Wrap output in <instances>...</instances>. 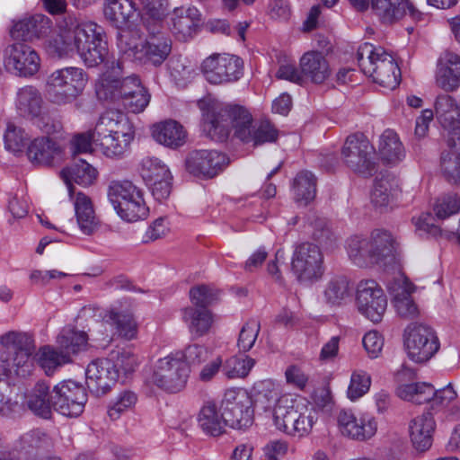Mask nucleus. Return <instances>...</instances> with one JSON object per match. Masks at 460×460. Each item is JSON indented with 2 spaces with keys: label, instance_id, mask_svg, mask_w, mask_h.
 <instances>
[{
  "label": "nucleus",
  "instance_id": "40",
  "mask_svg": "<svg viewBox=\"0 0 460 460\" xmlns=\"http://www.w3.org/2000/svg\"><path fill=\"white\" fill-rule=\"evenodd\" d=\"M60 154V147L48 137L36 138L31 143V161L36 164L49 165Z\"/></svg>",
  "mask_w": 460,
  "mask_h": 460
},
{
  "label": "nucleus",
  "instance_id": "54",
  "mask_svg": "<svg viewBox=\"0 0 460 460\" xmlns=\"http://www.w3.org/2000/svg\"><path fill=\"white\" fill-rule=\"evenodd\" d=\"M110 359L114 365V369L125 375L133 372L138 364L137 356L127 349L112 351Z\"/></svg>",
  "mask_w": 460,
  "mask_h": 460
},
{
  "label": "nucleus",
  "instance_id": "56",
  "mask_svg": "<svg viewBox=\"0 0 460 460\" xmlns=\"http://www.w3.org/2000/svg\"><path fill=\"white\" fill-rule=\"evenodd\" d=\"M167 66L175 81H186L191 77L193 73L192 66L185 58L172 57Z\"/></svg>",
  "mask_w": 460,
  "mask_h": 460
},
{
  "label": "nucleus",
  "instance_id": "36",
  "mask_svg": "<svg viewBox=\"0 0 460 460\" xmlns=\"http://www.w3.org/2000/svg\"><path fill=\"white\" fill-rule=\"evenodd\" d=\"M75 194V211L81 230H95L102 227L103 224L96 216L91 199L80 191Z\"/></svg>",
  "mask_w": 460,
  "mask_h": 460
},
{
  "label": "nucleus",
  "instance_id": "15",
  "mask_svg": "<svg viewBox=\"0 0 460 460\" xmlns=\"http://www.w3.org/2000/svg\"><path fill=\"white\" fill-rule=\"evenodd\" d=\"M221 410L226 425L232 429H246L253 422L252 401L243 389H227L221 402Z\"/></svg>",
  "mask_w": 460,
  "mask_h": 460
},
{
  "label": "nucleus",
  "instance_id": "31",
  "mask_svg": "<svg viewBox=\"0 0 460 460\" xmlns=\"http://www.w3.org/2000/svg\"><path fill=\"white\" fill-rule=\"evenodd\" d=\"M199 429L208 436L217 437L225 432L226 422L223 411L213 402H207L200 408L197 417Z\"/></svg>",
  "mask_w": 460,
  "mask_h": 460
},
{
  "label": "nucleus",
  "instance_id": "58",
  "mask_svg": "<svg viewBox=\"0 0 460 460\" xmlns=\"http://www.w3.org/2000/svg\"><path fill=\"white\" fill-rule=\"evenodd\" d=\"M190 297L197 308H207L217 298L214 291L205 285L192 288L190 291Z\"/></svg>",
  "mask_w": 460,
  "mask_h": 460
},
{
  "label": "nucleus",
  "instance_id": "7",
  "mask_svg": "<svg viewBox=\"0 0 460 460\" xmlns=\"http://www.w3.org/2000/svg\"><path fill=\"white\" fill-rule=\"evenodd\" d=\"M87 341V334L84 332L65 329L58 337V348L41 347L35 353L33 360L47 376H50L59 367L71 363L73 356L85 349Z\"/></svg>",
  "mask_w": 460,
  "mask_h": 460
},
{
  "label": "nucleus",
  "instance_id": "42",
  "mask_svg": "<svg viewBox=\"0 0 460 460\" xmlns=\"http://www.w3.org/2000/svg\"><path fill=\"white\" fill-rule=\"evenodd\" d=\"M51 397L49 384L42 380L37 382L31 393V411L40 418L49 419L53 406Z\"/></svg>",
  "mask_w": 460,
  "mask_h": 460
},
{
  "label": "nucleus",
  "instance_id": "34",
  "mask_svg": "<svg viewBox=\"0 0 460 460\" xmlns=\"http://www.w3.org/2000/svg\"><path fill=\"white\" fill-rule=\"evenodd\" d=\"M300 67L302 73L315 84L324 82L330 75L329 64L318 51L305 53L300 59Z\"/></svg>",
  "mask_w": 460,
  "mask_h": 460
},
{
  "label": "nucleus",
  "instance_id": "37",
  "mask_svg": "<svg viewBox=\"0 0 460 460\" xmlns=\"http://www.w3.org/2000/svg\"><path fill=\"white\" fill-rule=\"evenodd\" d=\"M136 11L131 0H105L104 15L117 28L126 26L135 16Z\"/></svg>",
  "mask_w": 460,
  "mask_h": 460
},
{
  "label": "nucleus",
  "instance_id": "12",
  "mask_svg": "<svg viewBox=\"0 0 460 460\" xmlns=\"http://www.w3.org/2000/svg\"><path fill=\"white\" fill-rule=\"evenodd\" d=\"M189 367L181 351L159 358L151 376V382L157 387L170 392L181 391L187 382Z\"/></svg>",
  "mask_w": 460,
  "mask_h": 460
},
{
  "label": "nucleus",
  "instance_id": "49",
  "mask_svg": "<svg viewBox=\"0 0 460 460\" xmlns=\"http://www.w3.org/2000/svg\"><path fill=\"white\" fill-rule=\"evenodd\" d=\"M450 150L441 157V169L448 181L460 183V144L448 146Z\"/></svg>",
  "mask_w": 460,
  "mask_h": 460
},
{
  "label": "nucleus",
  "instance_id": "30",
  "mask_svg": "<svg viewBox=\"0 0 460 460\" xmlns=\"http://www.w3.org/2000/svg\"><path fill=\"white\" fill-rule=\"evenodd\" d=\"M152 136L156 142L170 148L183 146L187 139V132L183 126L172 119L154 125Z\"/></svg>",
  "mask_w": 460,
  "mask_h": 460
},
{
  "label": "nucleus",
  "instance_id": "28",
  "mask_svg": "<svg viewBox=\"0 0 460 460\" xmlns=\"http://www.w3.org/2000/svg\"><path fill=\"white\" fill-rule=\"evenodd\" d=\"M435 429V419L429 411L416 416L410 421V439L415 450L425 452L431 447Z\"/></svg>",
  "mask_w": 460,
  "mask_h": 460
},
{
  "label": "nucleus",
  "instance_id": "9",
  "mask_svg": "<svg viewBox=\"0 0 460 460\" xmlns=\"http://www.w3.org/2000/svg\"><path fill=\"white\" fill-rule=\"evenodd\" d=\"M142 86L137 75H125L123 63L119 59L108 60L105 70L95 83L98 99L113 102H121L129 99Z\"/></svg>",
  "mask_w": 460,
  "mask_h": 460
},
{
  "label": "nucleus",
  "instance_id": "38",
  "mask_svg": "<svg viewBox=\"0 0 460 460\" xmlns=\"http://www.w3.org/2000/svg\"><path fill=\"white\" fill-rule=\"evenodd\" d=\"M200 13L196 7L176 8L172 17V31L183 40L191 36L199 22Z\"/></svg>",
  "mask_w": 460,
  "mask_h": 460
},
{
  "label": "nucleus",
  "instance_id": "41",
  "mask_svg": "<svg viewBox=\"0 0 460 460\" xmlns=\"http://www.w3.org/2000/svg\"><path fill=\"white\" fill-rule=\"evenodd\" d=\"M292 190L296 202L306 206L316 195V178L309 171H301L294 178Z\"/></svg>",
  "mask_w": 460,
  "mask_h": 460
},
{
  "label": "nucleus",
  "instance_id": "21",
  "mask_svg": "<svg viewBox=\"0 0 460 460\" xmlns=\"http://www.w3.org/2000/svg\"><path fill=\"white\" fill-rule=\"evenodd\" d=\"M434 107L447 146L460 144V106L457 102L450 95L442 94L437 97Z\"/></svg>",
  "mask_w": 460,
  "mask_h": 460
},
{
  "label": "nucleus",
  "instance_id": "8",
  "mask_svg": "<svg viewBox=\"0 0 460 460\" xmlns=\"http://www.w3.org/2000/svg\"><path fill=\"white\" fill-rule=\"evenodd\" d=\"M357 59L361 71L374 82L388 89L399 84L400 68L384 48L365 42L358 49Z\"/></svg>",
  "mask_w": 460,
  "mask_h": 460
},
{
  "label": "nucleus",
  "instance_id": "51",
  "mask_svg": "<svg viewBox=\"0 0 460 460\" xmlns=\"http://www.w3.org/2000/svg\"><path fill=\"white\" fill-rule=\"evenodd\" d=\"M168 167L158 158L146 157L141 162V175L146 182L170 176Z\"/></svg>",
  "mask_w": 460,
  "mask_h": 460
},
{
  "label": "nucleus",
  "instance_id": "44",
  "mask_svg": "<svg viewBox=\"0 0 460 460\" xmlns=\"http://www.w3.org/2000/svg\"><path fill=\"white\" fill-rule=\"evenodd\" d=\"M5 149L14 155H21L28 153L29 145L25 130L16 126L14 123H8L4 135Z\"/></svg>",
  "mask_w": 460,
  "mask_h": 460
},
{
  "label": "nucleus",
  "instance_id": "5",
  "mask_svg": "<svg viewBox=\"0 0 460 460\" xmlns=\"http://www.w3.org/2000/svg\"><path fill=\"white\" fill-rule=\"evenodd\" d=\"M346 249L358 267L376 264L385 270L401 269V249L391 232L355 233L347 239Z\"/></svg>",
  "mask_w": 460,
  "mask_h": 460
},
{
  "label": "nucleus",
  "instance_id": "26",
  "mask_svg": "<svg viewBox=\"0 0 460 460\" xmlns=\"http://www.w3.org/2000/svg\"><path fill=\"white\" fill-rule=\"evenodd\" d=\"M373 13L384 22H394L405 15L420 20L422 13L410 0H371Z\"/></svg>",
  "mask_w": 460,
  "mask_h": 460
},
{
  "label": "nucleus",
  "instance_id": "62",
  "mask_svg": "<svg viewBox=\"0 0 460 460\" xmlns=\"http://www.w3.org/2000/svg\"><path fill=\"white\" fill-rule=\"evenodd\" d=\"M144 5V13L142 20L148 17L155 21H164L166 15V10L164 6L163 0H141Z\"/></svg>",
  "mask_w": 460,
  "mask_h": 460
},
{
  "label": "nucleus",
  "instance_id": "27",
  "mask_svg": "<svg viewBox=\"0 0 460 460\" xmlns=\"http://www.w3.org/2000/svg\"><path fill=\"white\" fill-rule=\"evenodd\" d=\"M436 84L441 89L451 92L460 85V56L445 51L438 61Z\"/></svg>",
  "mask_w": 460,
  "mask_h": 460
},
{
  "label": "nucleus",
  "instance_id": "50",
  "mask_svg": "<svg viewBox=\"0 0 460 460\" xmlns=\"http://www.w3.org/2000/svg\"><path fill=\"white\" fill-rule=\"evenodd\" d=\"M370 386V375L365 370L355 369L351 373L347 396L350 401L355 402L364 396L369 391Z\"/></svg>",
  "mask_w": 460,
  "mask_h": 460
},
{
  "label": "nucleus",
  "instance_id": "19",
  "mask_svg": "<svg viewBox=\"0 0 460 460\" xmlns=\"http://www.w3.org/2000/svg\"><path fill=\"white\" fill-rule=\"evenodd\" d=\"M52 404L54 409L66 417H78L84 409L87 394L83 385L66 380L53 389Z\"/></svg>",
  "mask_w": 460,
  "mask_h": 460
},
{
  "label": "nucleus",
  "instance_id": "11",
  "mask_svg": "<svg viewBox=\"0 0 460 460\" xmlns=\"http://www.w3.org/2000/svg\"><path fill=\"white\" fill-rule=\"evenodd\" d=\"M88 78L80 67L67 66L54 71L47 80V92L57 104L74 102L84 91Z\"/></svg>",
  "mask_w": 460,
  "mask_h": 460
},
{
  "label": "nucleus",
  "instance_id": "6",
  "mask_svg": "<svg viewBox=\"0 0 460 460\" xmlns=\"http://www.w3.org/2000/svg\"><path fill=\"white\" fill-rule=\"evenodd\" d=\"M142 22L147 31V36L140 47L131 42L128 34L119 33L118 48L128 58H133L143 64L158 66L170 55L172 40L163 31L164 21H155L146 17Z\"/></svg>",
  "mask_w": 460,
  "mask_h": 460
},
{
  "label": "nucleus",
  "instance_id": "63",
  "mask_svg": "<svg viewBox=\"0 0 460 460\" xmlns=\"http://www.w3.org/2000/svg\"><path fill=\"white\" fill-rule=\"evenodd\" d=\"M181 352L187 365H199L208 358V349L199 344L189 345L184 351Z\"/></svg>",
  "mask_w": 460,
  "mask_h": 460
},
{
  "label": "nucleus",
  "instance_id": "24",
  "mask_svg": "<svg viewBox=\"0 0 460 460\" xmlns=\"http://www.w3.org/2000/svg\"><path fill=\"white\" fill-rule=\"evenodd\" d=\"M86 385L97 396L106 394L119 377V370L109 358L92 361L85 370Z\"/></svg>",
  "mask_w": 460,
  "mask_h": 460
},
{
  "label": "nucleus",
  "instance_id": "1",
  "mask_svg": "<svg viewBox=\"0 0 460 460\" xmlns=\"http://www.w3.org/2000/svg\"><path fill=\"white\" fill-rule=\"evenodd\" d=\"M0 412H25L29 408V335L8 332L0 336Z\"/></svg>",
  "mask_w": 460,
  "mask_h": 460
},
{
  "label": "nucleus",
  "instance_id": "4",
  "mask_svg": "<svg viewBox=\"0 0 460 460\" xmlns=\"http://www.w3.org/2000/svg\"><path fill=\"white\" fill-rule=\"evenodd\" d=\"M47 49L50 55L59 58L77 53L88 67L106 65L109 58L107 41L102 27L94 22L71 24L60 29L58 34L49 40Z\"/></svg>",
  "mask_w": 460,
  "mask_h": 460
},
{
  "label": "nucleus",
  "instance_id": "46",
  "mask_svg": "<svg viewBox=\"0 0 460 460\" xmlns=\"http://www.w3.org/2000/svg\"><path fill=\"white\" fill-rule=\"evenodd\" d=\"M255 365V360L248 356H232L223 361V375L227 379L247 376Z\"/></svg>",
  "mask_w": 460,
  "mask_h": 460
},
{
  "label": "nucleus",
  "instance_id": "39",
  "mask_svg": "<svg viewBox=\"0 0 460 460\" xmlns=\"http://www.w3.org/2000/svg\"><path fill=\"white\" fill-rule=\"evenodd\" d=\"M182 319L188 325L190 333L196 337H200L207 333L213 323L212 314L207 308H184Z\"/></svg>",
  "mask_w": 460,
  "mask_h": 460
},
{
  "label": "nucleus",
  "instance_id": "53",
  "mask_svg": "<svg viewBox=\"0 0 460 460\" xmlns=\"http://www.w3.org/2000/svg\"><path fill=\"white\" fill-rule=\"evenodd\" d=\"M261 330L260 322L256 319L249 320L241 329L237 345L240 350L244 352L250 350L258 337Z\"/></svg>",
  "mask_w": 460,
  "mask_h": 460
},
{
  "label": "nucleus",
  "instance_id": "32",
  "mask_svg": "<svg viewBox=\"0 0 460 460\" xmlns=\"http://www.w3.org/2000/svg\"><path fill=\"white\" fill-rule=\"evenodd\" d=\"M61 176L66 182L70 197L75 193L72 181L82 185H92L97 178V171L86 161L80 159L72 165L62 170Z\"/></svg>",
  "mask_w": 460,
  "mask_h": 460
},
{
  "label": "nucleus",
  "instance_id": "22",
  "mask_svg": "<svg viewBox=\"0 0 460 460\" xmlns=\"http://www.w3.org/2000/svg\"><path fill=\"white\" fill-rule=\"evenodd\" d=\"M340 432L349 438L366 441L375 436L377 430L376 419L369 414H355L351 410H341L337 414Z\"/></svg>",
  "mask_w": 460,
  "mask_h": 460
},
{
  "label": "nucleus",
  "instance_id": "13",
  "mask_svg": "<svg viewBox=\"0 0 460 460\" xmlns=\"http://www.w3.org/2000/svg\"><path fill=\"white\" fill-rule=\"evenodd\" d=\"M341 159L356 173L368 177L376 172L375 148L362 133L347 137L341 148Z\"/></svg>",
  "mask_w": 460,
  "mask_h": 460
},
{
  "label": "nucleus",
  "instance_id": "17",
  "mask_svg": "<svg viewBox=\"0 0 460 460\" xmlns=\"http://www.w3.org/2000/svg\"><path fill=\"white\" fill-rule=\"evenodd\" d=\"M243 61L229 54H212L201 64V71L211 84H226L238 81L243 75Z\"/></svg>",
  "mask_w": 460,
  "mask_h": 460
},
{
  "label": "nucleus",
  "instance_id": "18",
  "mask_svg": "<svg viewBox=\"0 0 460 460\" xmlns=\"http://www.w3.org/2000/svg\"><path fill=\"white\" fill-rule=\"evenodd\" d=\"M10 34L14 42L7 50V57L4 61L5 67L16 75L26 77L29 74V47L27 45L29 19L24 18L14 22Z\"/></svg>",
  "mask_w": 460,
  "mask_h": 460
},
{
  "label": "nucleus",
  "instance_id": "23",
  "mask_svg": "<svg viewBox=\"0 0 460 460\" xmlns=\"http://www.w3.org/2000/svg\"><path fill=\"white\" fill-rule=\"evenodd\" d=\"M227 164V157L217 150H193L185 160L190 174L207 179L217 176Z\"/></svg>",
  "mask_w": 460,
  "mask_h": 460
},
{
  "label": "nucleus",
  "instance_id": "47",
  "mask_svg": "<svg viewBox=\"0 0 460 460\" xmlns=\"http://www.w3.org/2000/svg\"><path fill=\"white\" fill-rule=\"evenodd\" d=\"M106 323L114 325L119 334L126 340H133L137 334V323L133 315L125 313L108 312Z\"/></svg>",
  "mask_w": 460,
  "mask_h": 460
},
{
  "label": "nucleus",
  "instance_id": "16",
  "mask_svg": "<svg viewBox=\"0 0 460 460\" xmlns=\"http://www.w3.org/2000/svg\"><path fill=\"white\" fill-rule=\"evenodd\" d=\"M291 269L299 281H315L323 274V255L320 247L311 242L295 246Z\"/></svg>",
  "mask_w": 460,
  "mask_h": 460
},
{
  "label": "nucleus",
  "instance_id": "43",
  "mask_svg": "<svg viewBox=\"0 0 460 460\" xmlns=\"http://www.w3.org/2000/svg\"><path fill=\"white\" fill-rule=\"evenodd\" d=\"M396 394L404 401L422 404L433 398L435 388L430 383L427 382L402 384L397 387Z\"/></svg>",
  "mask_w": 460,
  "mask_h": 460
},
{
  "label": "nucleus",
  "instance_id": "14",
  "mask_svg": "<svg viewBox=\"0 0 460 460\" xmlns=\"http://www.w3.org/2000/svg\"><path fill=\"white\" fill-rule=\"evenodd\" d=\"M404 348L408 358L415 363H426L438 351L440 342L433 328L411 323L404 331Z\"/></svg>",
  "mask_w": 460,
  "mask_h": 460
},
{
  "label": "nucleus",
  "instance_id": "52",
  "mask_svg": "<svg viewBox=\"0 0 460 460\" xmlns=\"http://www.w3.org/2000/svg\"><path fill=\"white\" fill-rule=\"evenodd\" d=\"M137 400L135 393L131 391L121 392L109 406V417L113 420L119 419L123 412L130 410L136 404Z\"/></svg>",
  "mask_w": 460,
  "mask_h": 460
},
{
  "label": "nucleus",
  "instance_id": "55",
  "mask_svg": "<svg viewBox=\"0 0 460 460\" xmlns=\"http://www.w3.org/2000/svg\"><path fill=\"white\" fill-rule=\"evenodd\" d=\"M434 209L438 219L448 217L460 210V198L454 193L447 194L437 200Z\"/></svg>",
  "mask_w": 460,
  "mask_h": 460
},
{
  "label": "nucleus",
  "instance_id": "60",
  "mask_svg": "<svg viewBox=\"0 0 460 460\" xmlns=\"http://www.w3.org/2000/svg\"><path fill=\"white\" fill-rule=\"evenodd\" d=\"M139 90L136 91L129 99H126L124 105L125 108L133 113L143 111L150 102V94L146 89L142 85Z\"/></svg>",
  "mask_w": 460,
  "mask_h": 460
},
{
  "label": "nucleus",
  "instance_id": "64",
  "mask_svg": "<svg viewBox=\"0 0 460 460\" xmlns=\"http://www.w3.org/2000/svg\"><path fill=\"white\" fill-rule=\"evenodd\" d=\"M172 176L162 177L146 182L150 186L153 196L155 199L162 201L167 199L171 193Z\"/></svg>",
  "mask_w": 460,
  "mask_h": 460
},
{
  "label": "nucleus",
  "instance_id": "10",
  "mask_svg": "<svg viewBox=\"0 0 460 460\" xmlns=\"http://www.w3.org/2000/svg\"><path fill=\"white\" fill-rule=\"evenodd\" d=\"M108 196L117 210L118 215L127 222L144 219L148 214V208L143 195L129 181H114L109 186Z\"/></svg>",
  "mask_w": 460,
  "mask_h": 460
},
{
  "label": "nucleus",
  "instance_id": "57",
  "mask_svg": "<svg viewBox=\"0 0 460 460\" xmlns=\"http://www.w3.org/2000/svg\"><path fill=\"white\" fill-rule=\"evenodd\" d=\"M93 141L98 142L95 129L75 136L71 140V151L73 155L91 153L93 151Z\"/></svg>",
  "mask_w": 460,
  "mask_h": 460
},
{
  "label": "nucleus",
  "instance_id": "48",
  "mask_svg": "<svg viewBox=\"0 0 460 460\" xmlns=\"http://www.w3.org/2000/svg\"><path fill=\"white\" fill-rule=\"evenodd\" d=\"M350 296V288L346 277L332 278L324 289V298L327 303L339 305Z\"/></svg>",
  "mask_w": 460,
  "mask_h": 460
},
{
  "label": "nucleus",
  "instance_id": "33",
  "mask_svg": "<svg viewBox=\"0 0 460 460\" xmlns=\"http://www.w3.org/2000/svg\"><path fill=\"white\" fill-rule=\"evenodd\" d=\"M377 154L388 164H397L405 157V148L396 132L386 129L379 137Z\"/></svg>",
  "mask_w": 460,
  "mask_h": 460
},
{
  "label": "nucleus",
  "instance_id": "29",
  "mask_svg": "<svg viewBox=\"0 0 460 460\" xmlns=\"http://www.w3.org/2000/svg\"><path fill=\"white\" fill-rule=\"evenodd\" d=\"M97 138L111 136H135L134 127L126 114L118 111L103 113L95 126Z\"/></svg>",
  "mask_w": 460,
  "mask_h": 460
},
{
  "label": "nucleus",
  "instance_id": "25",
  "mask_svg": "<svg viewBox=\"0 0 460 460\" xmlns=\"http://www.w3.org/2000/svg\"><path fill=\"white\" fill-rule=\"evenodd\" d=\"M388 291L393 296V303L397 314L405 319H413L418 316L419 309L411 294L415 286L404 276L394 279L387 285Z\"/></svg>",
  "mask_w": 460,
  "mask_h": 460
},
{
  "label": "nucleus",
  "instance_id": "61",
  "mask_svg": "<svg viewBox=\"0 0 460 460\" xmlns=\"http://www.w3.org/2000/svg\"><path fill=\"white\" fill-rule=\"evenodd\" d=\"M363 346L371 358H376L382 351L384 339L376 331L368 332L363 337Z\"/></svg>",
  "mask_w": 460,
  "mask_h": 460
},
{
  "label": "nucleus",
  "instance_id": "2",
  "mask_svg": "<svg viewBox=\"0 0 460 460\" xmlns=\"http://www.w3.org/2000/svg\"><path fill=\"white\" fill-rule=\"evenodd\" d=\"M243 143L260 146L275 142L278 130L269 121L252 123L251 113L236 104L212 103L203 113L202 130L211 139L225 141L231 131Z\"/></svg>",
  "mask_w": 460,
  "mask_h": 460
},
{
  "label": "nucleus",
  "instance_id": "59",
  "mask_svg": "<svg viewBox=\"0 0 460 460\" xmlns=\"http://www.w3.org/2000/svg\"><path fill=\"white\" fill-rule=\"evenodd\" d=\"M52 30V21L42 13H36L31 16V39L44 38L48 36Z\"/></svg>",
  "mask_w": 460,
  "mask_h": 460
},
{
  "label": "nucleus",
  "instance_id": "35",
  "mask_svg": "<svg viewBox=\"0 0 460 460\" xmlns=\"http://www.w3.org/2000/svg\"><path fill=\"white\" fill-rule=\"evenodd\" d=\"M399 191V184L395 177L382 175L374 182L371 201L376 207H387L394 201Z\"/></svg>",
  "mask_w": 460,
  "mask_h": 460
},
{
  "label": "nucleus",
  "instance_id": "3",
  "mask_svg": "<svg viewBox=\"0 0 460 460\" xmlns=\"http://www.w3.org/2000/svg\"><path fill=\"white\" fill-rule=\"evenodd\" d=\"M254 390L257 402H275L273 421L277 429L299 438L310 433L317 416L305 398L281 394L279 385L271 380L259 382Z\"/></svg>",
  "mask_w": 460,
  "mask_h": 460
},
{
  "label": "nucleus",
  "instance_id": "20",
  "mask_svg": "<svg viewBox=\"0 0 460 460\" xmlns=\"http://www.w3.org/2000/svg\"><path fill=\"white\" fill-rule=\"evenodd\" d=\"M358 310L373 323H379L387 307L386 296L373 279L361 280L357 287Z\"/></svg>",
  "mask_w": 460,
  "mask_h": 460
},
{
  "label": "nucleus",
  "instance_id": "45",
  "mask_svg": "<svg viewBox=\"0 0 460 460\" xmlns=\"http://www.w3.org/2000/svg\"><path fill=\"white\" fill-rule=\"evenodd\" d=\"M134 136H108L97 138L102 154L109 158H121L129 150Z\"/></svg>",
  "mask_w": 460,
  "mask_h": 460
}]
</instances>
